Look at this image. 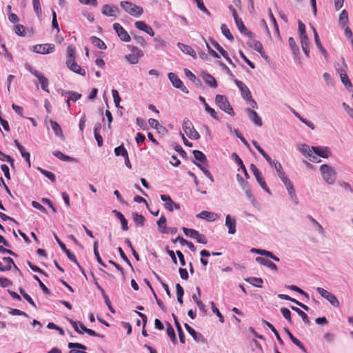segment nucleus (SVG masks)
Returning <instances> with one entry per match:
<instances>
[{
	"instance_id": "f257e3e1",
	"label": "nucleus",
	"mask_w": 353,
	"mask_h": 353,
	"mask_svg": "<svg viewBox=\"0 0 353 353\" xmlns=\"http://www.w3.org/2000/svg\"><path fill=\"white\" fill-rule=\"evenodd\" d=\"M319 172L323 181L328 185H333L336 180V170L328 164H323L319 167Z\"/></svg>"
},
{
	"instance_id": "f03ea898",
	"label": "nucleus",
	"mask_w": 353,
	"mask_h": 353,
	"mask_svg": "<svg viewBox=\"0 0 353 353\" xmlns=\"http://www.w3.org/2000/svg\"><path fill=\"white\" fill-rule=\"evenodd\" d=\"M120 6L129 14L134 17H139L143 13V9L130 1H121Z\"/></svg>"
},
{
	"instance_id": "7ed1b4c3",
	"label": "nucleus",
	"mask_w": 353,
	"mask_h": 353,
	"mask_svg": "<svg viewBox=\"0 0 353 353\" xmlns=\"http://www.w3.org/2000/svg\"><path fill=\"white\" fill-rule=\"evenodd\" d=\"M281 181L283 183L285 187L289 198L295 205H298L299 204V201L292 182L290 181L288 176L281 179Z\"/></svg>"
},
{
	"instance_id": "20e7f679",
	"label": "nucleus",
	"mask_w": 353,
	"mask_h": 353,
	"mask_svg": "<svg viewBox=\"0 0 353 353\" xmlns=\"http://www.w3.org/2000/svg\"><path fill=\"white\" fill-rule=\"evenodd\" d=\"M215 102L216 105L227 114L234 116V112L230 105L226 97L221 94H217L215 97Z\"/></svg>"
},
{
	"instance_id": "39448f33",
	"label": "nucleus",
	"mask_w": 353,
	"mask_h": 353,
	"mask_svg": "<svg viewBox=\"0 0 353 353\" xmlns=\"http://www.w3.org/2000/svg\"><path fill=\"white\" fill-rule=\"evenodd\" d=\"M183 129L190 139L197 140L200 138V135L194 129L192 123L187 118L184 119L183 121Z\"/></svg>"
},
{
	"instance_id": "423d86ee",
	"label": "nucleus",
	"mask_w": 353,
	"mask_h": 353,
	"mask_svg": "<svg viewBox=\"0 0 353 353\" xmlns=\"http://www.w3.org/2000/svg\"><path fill=\"white\" fill-rule=\"evenodd\" d=\"M317 292L325 300H327L333 307H338L340 305V303L338 299L336 297L334 294L331 293L330 292L318 287L316 288Z\"/></svg>"
},
{
	"instance_id": "0eeeda50",
	"label": "nucleus",
	"mask_w": 353,
	"mask_h": 353,
	"mask_svg": "<svg viewBox=\"0 0 353 353\" xmlns=\"http://www.w3.org/2000/svg\"><path fill=\"white\" fill-rule=\"evenodd\" d=\"M168 77L172 85L181 90L183 92L188 94L189 92L187 88L184 85L183 81L178 77V76L174 72H169L168 74Z\"/></svg>"
},
{
	"instance_id": "6e6552de",
	"label": "nucleus",
	"mask_w": 353,
	"mask_h": 353,
	"mask_svg": "<svg viewBox=\"0 0 353 353\" xmlns=\"http://www.w3.org/2000/svg\"><path fill=\"white\" fill-rule=\"evenodd\" d=\"M249 39L247 41V44L252 48H253L254 50L257 51L261 54L262 57L267 59L268 56L265 54V52L263 49V46L261 43L259 41H257L254 39L253 37V34H252L251 36H248Z\"/></svg>"
},
{
	"instance_id": "1a4fd4ad",
	"label": "nucleus",
	"mask_w": 353,
	"mask_h": 353,
	"mask_svg": "<svg viewBox=\"0 0 353 353\" xmlns=\"http://www.w3.org/2000/svg\"><path fill=\"white\" fill-rule=\"evenodd\" d=\"M313 155L319 156L320 157L327 159L332 156V151L330 148L327 146H312Z\"/></svg>"
},
{
	"instance_id": "9d476101",
	"label": "nucleus",
	"mask_w": 353,
	"mask_h": 353,
	"mask_svg": "<svg viewBox=\"0 0 353 353\" xmlns=\"http://www.w3.org/2000/svg\"><path fill=\"white\" fill-rule=\"evenodd\" d=\"M250 170L254 175L258 183L260 186L266 192H270L269 188H268L266 183L262 176L261 172L256 168V166L254 164L250 165Z\"/></svg>"
},
{
	"instance_id": "9b49d317",
	"label": "nucleus",
	"mask_w": 353,
	"mask_h": 353,
	"mask_svg": "<svg viewBox=\"0 0 353 353\" xmlns=\"http://www.w3.org/2000/svg\"><path fill=\"white\" fill-rule=\"evenodd\" d=\"M55 46L52 43L35 45L33 47L34 52L42 54H50L54 51Z\"/></svg>"
},
{
	"instance_id": "f8f14e48",
	"label": "nucleus",
	"mask_w": 353,
	"mask_h": 353,
	"mask_svg": "<svg viewBox=\"0 0 353 353\" xmlns=\"http://www.w3.org/2000/svg\"><path fill=\"white\" fill-rule=\"evenodd\" d=\"M161 199L164 202V208L168 211L172 212L174 209H180V205L174 203L169 195L161 194Z\"/></svg>"
},
{
	"instance_id": "ddd939ff",
	"label": "nucleus",
	"mask_w": 353,
	"mask_h": 353,
	"mask_svg": "<svg viewBox=\"0 0 353 353\" xmlns=\"http://www.w3.org/2000/svg\"><path fill=\"white\" fill-rule=\"evenodd\" d=\"M299 150L306 157L309 158L313 162H320L321 160L317 161V157L313 155V151L312 147H310L307 144H301L299 147Z\"/></svg>"
},
{
	"instance_id": "4468645a",
	"label": "nucleus",
	"mask_w": 353,
	"mask_h": 353,
	"mask_svg": "<svg viewBox=\"0 0 353 353\" xmlns=\"http://www.w3.org/2000/svg\"><path fill=\"white\" fill-rule=\"evenodd\" d=\"M113 28L121 41L125 42H129L130 41V36L119 23H114Z\"/></svg>"
},
{
	"instance_id": "2eb2a0df",
	"label": "nucleus",
	"mask_w": 353,
	"mask_h": 353,
	"mask_svg": "<svg viewBox=\"0 0 353 353\" xmlns=\"http://www.w3.org/2000/svg\"><path fill=\"white\" fill-rule=\"evenodd\" d=\"M234 83L241 91V97L245 100L251 99V92L248 86L242 81L235 79Z\"/></svg>"
},
{
	"instance_id": "dca6fc26",
	"label": "nucleus",
	"mask_w": 353,
	"mask_h": 353,
	"mask_svg": "<svg viewBox=\"0 0 353 353\" xmlns=\"http://www.w3.org/2000/svg\"><path fill=\"white\" fill-rule=\"evenodd\" d=\"M54 237L56 239L58 244L59 245L61 250L66 254L68 259L70 261L74 262L76 264H78L76 256L73 253L70 252L69 250L67 249L65 245L60 240V239L55 233H54Z\"/></svg>"
},
{
	"instance_id": "f3484780",
	"label": "nucleus",
	"mask_w": 353,
	"mask_h": 353,
	"mask_svg": "<svg viewBox=\"0 0 353 353\" xmlns=\"http://www.w3.org/2000/svg\"><path fill=\"white\" fill-rule=\"evenodd\" d=\"M119 11L114 5H105L102 8L103 14L108 17H117Z\"/></svg>"
},
{
	"instance_id": "a211bd4d",
	"label": "nucleus",
	"mask_w": 353,
	"mask_h": 353,
	"mask_svg": "<svg viewBox=\"0 0 353 353\" xmlns=\"http://www.w3.org/2000/svg\"><path fill=\"white\" fill-rule=\"evenodd\" d=\"M196 217L212 222L215 221L219 217V216L216 213L203 210L201 211L199 214H197Z\"/></svg>"
},
{
	"instance_id": "6ab92c4d",
	"label": "nucleus",
	"mask_w": 353,
	"mask_h": 353,
	"mask_svg": "<svg viewBox=\"0 0 353 353\" xmlns=\"http://www.w3.org/2000/svg\"><path fill=\"white\" fill-rule=\"evenodd\" d=\"M246 112L248 114L249 119L257 126L263 125L261 118L258 115L257 112L250 108L246 109Z\"/></svg>"
},
{
	"instance_id": "aec40b11",
	"label": "nucleus",
	"mask_w": 353,
	"mask_h": 353,
	"mask_svg": "<svg viewBox=\"0 0 353 353\" xmlns=\"http://www.w3.org/2000/svg\"><path fill=\"white\" fill-rule=\"evenodd\" d=\"M225 226L228 228V233L234 234L236 233V220L230 214L225 217Z\"/></svg>"
},
{
	"instance_id": "412c9836",
	"label": "nucleus",
	"mask_w": 353,
	"mask_h": 353,
	"mask_svg": "<svg viewBox=\"0 0 353 353\" xmlns=\"http://www.w3.org/2000/svg\"><path fill=\"white\" fill-rule=\"evenodd\" d=\"M177 46L183 53L191 56L194 59L196 58V53L191 46L182 43H178Z\"/></svg>"
},
{
	"instance_id": "4be33fe9",
	"label": "nucleus",
	"mask_w": 353,
	"mask_h": 353,
	"mask_svg": "<svg viewBox=\"0 0 353 353\" xmlns=\"http://www.w3.org/2000/svg\"><path fill=\"white\" fill-rule=\"evenodd\" d=\"M185 327L187 332L193 337V339L196 342H204L205 339L201 334L196 332L192 327H191L187 323H185Z\"/></svg>"
},
{
	"instance_id": "5701e85b",
	"label": "nucleus",
	"mask_w": 353,
	"mask_h": 353,
	"mask_svg": "<svg viewBox=\"0 0 353 353\" xmlns=\"http://www.w3.org/2000/svg\"><path fill=\"white\" fill-rule=\"evenodd\" d=\"M256 261L258 262L259 263H260L261 265H263L264 266L269 268L270 270H272L273 271L276 272L278 270L276 264H274L273 262H272L271 261H270L265 258H263L261 256H258L256 258Z\"/></svg>"
},
{
	"instance_id": "b1692460",
	"label": "nucleus",
	"mask_w": 353,
	"mask_h": 353,
	"mask_svg": "<svg viewBox=\"0 0 353 353\" xmlns=\"http://www.w3.org/2000/svg\"><path fill=\"white\" fill-rule=\"evenodd\" d=\"M201 77L204 81L205 82V83L210 85V87L216 88L218 86L216 79L210 74L203 72L201 74Z\"/></svg>"
},
{
	"instance_id": "393cba45",
	"label": "nucleus",
	"mask_w": 353,
	"mask_h": 353,
	"mask_svg": "<svg viewBox=\"0 0 353 353\" xmlns=\"http://www.w3.org/2000/svg\"><path fill=\"white\" fill-rule=\"evenodd\" d=\"M270 165L271 167H273L275 169V170L277 173V175L280 179H282L284 177L287 176L286 174L285 173V172L283 170L281 164L278 161L274 160L272 162V163L270 164Z\"/></svg>"
},
{
	"instance_id": "a878e982",
	"label": "nucleus",
	"mask_w": 353,
	"mask_h": 353,
	"mask_svg": "<svg viewBox=\"0 0 353 353\" xmlns=\"http://www.w3.org/2000/svg\"><path fill=\"white\" fill-rule=\"evenodd\" d=\"M52 154L63 161H72L74 163L78 162L77 159L65 155L59 150L53 151Z\"/></svg>"
},
{
	"instance_id": "bb28decb",
	"label": "nucleus",
	"mask_w": 353,
	"mask_h": 353,
	"mask_svg": "<svg viewBox=\"0 0 353 353\" xmlns=\"http://www.w3.org/2000/svg\"><path fill=\"white\" fill-rule=\"evenodd\" d=\"M307 219L311 222L313 228L320 234L323 235L325 233L323 226L311 215L307 216Z\"/></svg>"
},
{
	"instance_id": "cd10ccee",
	"label": "nucleus",
	"mask_w": 353,
	"mask_h": 353,
	"mask_svg": "<svg viewBox=\"0 0 353 353\" xmlns=\"http://www.w3.org/2000/svg\"><path fill=\"white\" fill-rule=\"evenodd\" d=\"M167 219L164 216H161L160 219L157 221L158 225V230L159 232L162 234H168V228L166 227Z\"/></svg>"
},
{
	"instance_id": "c85d7f7f",
	"label": "nucleus",
	"mask_w": 353,
	"mask_h": 353,
	"mask_svg": "<svg viewBox=\"0 0 353 353\" xmlns=\"http://www.w3.org/2000/svg\"><path fill=\"white\" fill-rule=\"evenodd\" d=\"M37 78L39 81V83L41 85V89L43 91L49 93L50 91L48 90V85H49L48 79L42 73H41Z\"/></svg>"
},
{
	"instance_id": "c756f323",
	"label": "nucleus",
	"mask_w": 353,
	"mask_h": 353,
	"mask_svg": "<svg viewBox=\"0 0 353 353\" xmlns=\"http://www.w3.org/2000/svg\"><path fill=\"white\" fill-rule=\"evenodd\" d=\"M339 76H340L342 83H343V85H345V87L346 88L350 89L352 88V83L349 80L347 74L344 70H343V69L340 70Z\"/></svg>"
},
{
	"instance_id": "7c9ffc66",
	"label": "nucleus",
	"mask_w": 353,
	"mask_h": 353,
	"mask_svg": "<svg viewBox=\"0 0 353 353\" xmlns=\"http://www.w3.org/2000/svg\"><path fill=\"white\" fill-rule=\"evenodd\" d=\"M68 348L70 350L69 353H86L85 352H81L80 350H75L74 348H78L80 350H86L87 347L81 343H69Z\"/></svg>"
},
{
	"instance_id": "2f4dec72",
	"label": "nucleus",
	"mask_w": 353,
	"mask_h": 353,
	"mask_svg": "<svg viewBox=\"0 0 353 353\" xmlns=\"http://www.w3.org/2000/svg\"><path fill=\"white\" fill-rule=\"evenodd\" d=\"M236 25L239 29V30L242 33L247 36H251L252 32H250L246 27L243 23V21L239 17H236V19L234 20Z\"/></svg>"
},
{
	"instance_id": "473e14b6",
	"label": "nucleus",
	"mask_w": 353,
	"mask_h": 353,
	"mask_svg": "<svg viewBox=\"0 0 353 353\" xmlns=\"http://www.w3.org/2000/svg\"><path fill=\"white\" fill-rule=\"evenodd\" d=\"M90 41L92 43L99 49L105 50L107 48L105 43L101 39L95 36L91 37Z\"/></svg>"
},
{
	"instance_id": "72a5a7b5",
	"label": "nucleus",
	"mask_w": 353,
	"mask_h": 353,
	"mask_svg": "<svg viewBox=\"0 0 353 353\" xmlns=\"http://www.w3.org/2000/svg\"><path fill=\"white\" fill-rule=\"evenodd\" d=\"M50 125H51V128H52V130L54 131L55 135L57 137L63 138V132H62L61 128L59 125V124L57 122L51 120Z\"/></svg>"
},
{
	"instance_id": "f704fd0d",
	"label": "nucleus",
	"mask_w": 353,
	"mask_h": 353,
	"mask_svg": "<svg viewBox=\"0 0 353 353\" xmlns=\"http://www.w3.org/2000/svg\"><path fill=\"white\" fill-rule=\"evenodd\" d=\"M132 219L137 226L143 227L145 223V218L143 215L138 214L137 212H133L132 214Z\"/></svg>"
},
{
	"instance_id": "c9c22d12",
	"label": "nucleus",
	"mask_w": 353,
	"mask_h": 353,
	"mask_svg": "<svg viewBox=\"0 0 353 353\" xmlns=\"http://www.w3.org/2000/svg\"><path fill=\"white\" fill-rule=\"evenodd\" d=\"M290 307L292 310L295 311L301 317L302 320L303 321V322L305 323H306V324L310 323L309 318L306 313H305L301 309H299V307H296L295 306H291Z\"/></svg>"
},
{
	"instance_id": "e433bc0d",
	"label": "nucleus",
	"mask_w": 353,
	"mask_h": 353,
	"mask_svg": "<svg viewBox=\"0 0 353 353\" xmlns=\"http://www.w3.org/2000/svg\"><path fill=\"white\" fill-rule=\"evenodd\" d=\"M245 280L250 284L258 288H261V284L263 283V281L261 278L257 277H248Z\"/></svg>"
},
{
	"instance_id": "4c0bfd02",
	"label": "nucleus",
	"mask_w": 353,
	"mask_h": 353,
	"mask_svg": "<svg viewBox=\"0 0 353 353\" xmlns=\"http://www.w3.org/2000/svg\"><path fill=\"white\" fill-rule=\"evenodd\" d=\"M312 29H313L314 34V40H315L316 45L317 46L318 48L321 50L322 54L324 56H325L327 54V52L324 49V48L323 47V46H322V44H321V43L320 41V39L319 37V35H318L315 28L314 27H312Z\"/></svg>"
},
{
	"instance_id": "58836bf2",
	"label": "nucleus",
	"mask_w": 353,
	"mask_h": 353,
	"mask_svg": "<svg viewBox=\"0 0 353 353\" xmlns=\"http://www.w3.org/2000/svg\"><path fill=\"white\" fill-rule=\"evenodd\" d=\"M70 70L73 71L75 73H77L79 74H81L82 76L85 75V70L83 68H81L77 63H72V65H70L69 67Z\"/></svg>"
},
{
	"instance_id": "ea45409f",
	"label": "nucleus",
	"mask_w": 353,
	"mask_h": 353,
	"mask_svg": "<svg viewBox=\"0 0 353 353\" xmlns=\"http://www.w3.org/2000/svg\"><path fill=\"white\" fill-rule=\"evenodd\" d=\"M93 250H94V254L96 256L97 262L103 267H106L105 264L103 262L101 254H99V250H98V241H94L93 245Z\"/></svg>"
},
{
	"instance_id": "a19ab883",
	"label": "nucleus",
	"mask_w": 353,
	"mask_h": 353,
	"mask_svg": "<svg viewBox=\"0 0 353 353\" xmlns=\"http://www.w3.org/2000/svg\"><path fill=\"white\" fill-rule=\"evenodd\" d=\"M32 6L37 17L40 18L42 11L39 0H32Z\"/></svg>"
},
{
	"instance_id": "79ce46f5",
	"label": "nucleus",
	"mask_w": 353,
	"mask_h": 353,
	"mask_svg": "<svg viewBox=\"0 0 353 353\" xmlns=\"http://www.w3.org/2000/svg\"><path fill=\"white\" fill-rule=\"evenodd\" d=\"M264 323L269 327L270 330L273 332V334H274L277 341L279 342L280 344H283V341L281 338L279 332L275 329V327L269 322L264 321Z\"/></svg>"
},
{
	"instance_id": "37998d69",
	"label": "nucleus",
	"mask_w": 353,
	"mask_h": 353,
	"mask_svg": "<svg viewBox=\"0 0 353 353\" xmlns=\"http://www.w3.org/2000/svg\"><path fill=\"white\" fill-rule=\"evenodd\" d=\"M221 32H222L223 34L227 39H228L230 41H233L234 40V37L232 36V34H231L230 30L228 29V28L227 27V26L225 24H222L221 25Z\"/></svg>"
},
{
	"instance_id": "c03bdc74",
	"label": "nucleus",
	"mask_w": 353,
	"mask_h": 353,
	"mask_svg": "<svg viewBox=\"0 0 353 353\" xmlns=\"http://www.w3.org/2000/svg\"><path fill=\"white\" fill-rule=\"evenodd\" d=\"M37 169L39 171H40L41 173H42L46 177L49 179L52 182H55V175L52 172L46 170L41 168H38Z\"/></svg>"
},
{
	"instance_id": "a18cd8bd",
	"label": "nucleus",
	"mask_w": 353,
	"mask_h": 353,
	"mask_svg": "<svg viewBox=\"0 0 353 353\" xmlns=\"http://www.w3.org/2000/svg\"><path fill=\"white\" fill-rule=\"evenodd\" d=\"M193 154H194V158L197 161H199L201 163L206 162V161H207L206 157L202 152H201L199 150H194Z\"/></svg>"
},
{
	"instance_id": "49530a36",
	"label": "nucleus",
	"mask_w": 353,
	"mask_h": 353,
	"mask_svg": "<svg viewBox=\"0 0 353 353\" xmlns=\"http://www.w3.org/2000/svg\"><path fill=\"white\" fill-rule=\"evenodd\" d=\"M285 288L292 290H294L298 293H299L301 295H303L305 298L309 299V295L307 293H306L305 291L297 287L296 285H285Z\"/></svg>"
},
{
	"instance_id": "de8ad7c7",
	"label": "nucleus",
	"mask_w": 353,
	"mask_h": 353,
	"mask_svg": "<svg viewBox=\"0 0 353 353\" xmlns=\"http://www.w3.org/2000/svg\"><path fill=\"white\" fill-rule=\"evenodd\" d=\"M166 332H167V334L170 336L172 341L174 343H176V335L174 333V328L172 327V326L170 323H168Z\"/></svg>"
},
{
	"instance_id": "09e8293b",
	"label": "nucleus",
	"mask_w": 353,
	"mask_h": 353,
	"mask_svg": "<svg viewBox=\"0 0 353 353\" xmlns=\"http://www.w3.org/2000/svg\"><path fill=\"white\" fill-rule=\"evenodd\" d=\"M288 43L293 54H298L299 53V49L296 44L294 39L292 37H290L288 39Z\"/></svg>"
},
{
	"instance_id": "8fccbe9b",
	"label": "nucleus",
	"mask_w": 353,
	"mask_h": 353,
	"mask_svg": "<svg viewBox=\"0 0 353 353\" xmlns=\"http://www.w3.org/2000/svg\"><path fill=\"white\" fill-rule=\"evenodd\" d=\"M70 324L72 325L74 330L79 334H83V331L81 329V325H83L81 322L75 321L72 319H68Z\"/></svg>"
},
{
	"instance_id": "3c124183",
	"label": "nucleus",
	"mask_w": 353,
	"mask_h": 353,
	"mask_svg": "<svg viewBox=\"0 0 353 353\" xmlns=\"http://www.w3.org/2000/svg\"><path fill=\"white\" fill-rule=\"evenodd\" d=\"M114 153L117 156L126 157L128 154L123 145H119L114 149Z\"/></svg>"
},
{
	"instance_id": "603ef678",
	"label": "nucleus",
	"mask_w": 353,
	"mask_h": 353,
	"mask_svg": "<svg viewBox=\"0 0 353 353\" xmlns=\"http://www.w3.org/2000/svg\"><path fill=\"white\" fill-rule=\"evenodd\" d=\"M348 22V14L345 10H343L339 16V23L343 26L347 25Z\"/></svg>"
},
{
	"instance_id": "864d4df0",
	"label": "nucleus",
	"mask_w": 353,
	"mask_h": 353,
	"mask_svg": "<svg viewBox=\"0 0 353 353\" xmlns=\"http://www.w3.org/2000/svg\"><path fill=\"white\" fill-rule=\"evenodd\" d=\"M210 305H211V308H212V310L213 313L216 314V316L219 319V321L221 323H223L224 322V317L221 314V313L219 312V309L216 307L215 303L214 302H211Z\"/></svg>"
},
{
	"instance_id": "5fc2aeb1",
	"label": "nucleus",
	"mask_w": 353,
	"mask_h": 353,
	"mask_svg": "<svg viewBox=\"0 0 353 353\" xmlns=\"http://www.w3.org/2000/svg\"><path fill=\"white\" fill-rule=\"evenodd\" d=\"M139 54H132L125 56V59L131 64H136L139 61Z\"/></svg>"
},
{
	"instance_id": "6e6d98bb",
	"label": "nucleus",
	"mask_w": 353,
	"mask_h": 353,
	"mask_svg": "<svg viewBox=\"0 0 353 353\" xmlns=\"http://www.w3.org/2000/svg\"><path fill=\"white\" fill-rule=\"evenodd\" d=\"M3 261L5 263L4 268L5 270L8 271L12 268V265H14V261L10 257H3Z\"/></svg>"
},
{
	"instance_id": "4d7b16f0",
	"label": "nucleus",
	"mask_w": 353,
	"mask_h": 353,
	"mask_svg": "<svg viewBox=\"0 0 353 353\" xmlns=\"http://www.w3.org/2000/svg\"><path fill=\"white\" fill-rule=\"evenodd\" d=\"M112 94L116 107L119 108V103L121 99V97H119V92L117 90L113 89L112 90Z\"/></svg>"
},
{
	"instance_id": "13d9d810",
	"label": "nucleus",
	"mask_w": 353,
	"mask_h": 353,
	"mask_svg": "<svg viewBox=\"0 0 353 353\" xmlns=\"http://www.w3.org/2000/svg\"><path fill=\"white\" fill-rule=\"evenodd\" d=\"M22 157L26 160V161L28 163V167L30 168L31 166L30 163V154L29 152H26L24 149V148H22L21 150H19Z\"/></svg>"
},
{
	"instance_id": "bf43d9fd",
	"label": "nucleus",
	"mask_w": 353,
	"mask_h": 353,
	"mask_svg": "<svg viewBox=\"0 0 353 353\" xmlns=\"http://www.w3.org/2000/svg\"><path fill=\"white\" fill-rule=\"evenodd\" d=\"M281 312L283 317L289 322L292 323V318H291V312L290 310L285 307H283L281 309Z\"/></svg>"
},
{
	"instance_id": "052dcab7",
	"label": "nucleus",
	"mask_w": 353,
	"mask_h": 353,
	"mask_svg": "<svg viewBox=\"0 0 353 353\" xmlns=\"http://www.w3.org/2000/svg\"><path fill=\"white\" fill-rule=\"evenodd\" d=\"M20 293L23 296V297L32 306L36 307V305L32 300V299L25 292V290L22 288L19 290Z\"/></svg>"
},
{
	"instance_id": "680f3d73",
	"label": "nucleus",
	"mask_w": 353,
	"mask_h": 353,
	"mask_svg": "<svg viewBox=\"0 0 353 353\" xmlns=\"http://www.w3.org/2000/svg\"><path fill=\"white\" fill-rule=\"evenodd\" d=\"M14 32L19 36L25 35V27L23 25L17 24L14 28Z\"/></svg>"
},
{
	"instance_id": "e2e57ef3",
	"label": "nucleus",
	"mask_w": 353,
	"mask_h": 353,
	"mask_svg": "<svg viewBox=\"0 0 353 353\" xmlns=\"http://www.w3.org/2000/svg\"><path fill=\"white\" fill-rule=\"evenodd\" d=\"M182 230L186 236H190L192 239H194L195 237V235L196 234V233L198 232L194 229H189V228H187L185 227H183Z\"/></svg>"
},
{
	"instance_id": "0e129e2a",
	"label": "nucleus",
	"mask_w": 353,
	"mask_h": 353,
	"mask_svg": "<svg viewBox=\"0 0 353 353\" xmlns=\"http://www.w3.org/2000/svg\"><path fill=\"white\" fill-rule=\"evenodd\" d=\"M211 43L221 54L223 57L226 56L227 52L216 41L212 40Z\"/></svg>"
},
{
	"instance_id": "69168bd1",
	"label": "nucleus",
	"mask_w": 353,
	"mask_h": 353,
	"mask_svg": "<svg viewBox=\"0 0 353 353\" xmlns=\"http://www.w3.org/2000/svg\"><path fill=\"white\" fill-rule=\"evenodd\" d=\"M205 111L210 114V116L214 119H219L216 111L212 108L208 104H205L204 106Z\"/></svg>"
},
{
	"instance_id": "338daca9",
	"label": "nucleus",
	"mask_w": 353,
	"mask_h": 353,
	"mask_svg": "<svg viewBox=\"0 0 353 353\" xmlns=\"http://www.w3.org/2000/svg\"><path fill=\"white\" fill-rule=\"evenodd\" d=\"M0 160H1L3 161H7V162L10 163L12 165L14 163V159L10 156L3 154L1 150H0Z\"/></svg>"
},
{
	"instance_id": "774afa93",
	"label": "nucleus",
	"mask_w": 353,
	"mask_h": 353,
	"mask_svg": "<svg viewBox=\"0 0 353 353\" xmlns=\"http://www.w3.org/2000/svg\"><path fill=\"white\" fill-rule=\"evenodd\" d=\"M194 239L196 240V241L199 243H202V244L207 243V240H206L205 236L203 234H200L199 232H197Z\"/></svg>"
}]
</instances>
